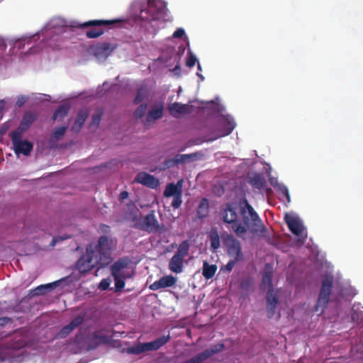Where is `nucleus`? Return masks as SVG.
I'll use <instances>...</instances> for the list:
<instances>
[{
  "label": "nucleus",
  "instance_id": "47",
  "mask_svg": "<svg viewBox=\"0 0 363 363\" xmlns=\"http://www.w3.org/2000/svg\"><path fill=\"white\" fill-rule=\"evenodd\" d=\"M11 321V319L10 318H8V317L0 318V326H4Z\"/></svg>",
  "mask_w": 363,
  "mask_h": 363
},
{
  "label": "nucleus",
  "instance_id": "31",
  "mask_svg": "<svg viewBox=\"0 0 363 363\" xmlns=\"http://www.w3.org/2000/svg\"><path fill=\"white\" fill-rule=\"evenodd\" d=\"M222 125L223 126V129L220 130V133L217 138L228 135L235 127L234 121L230 120H223Z\"/></svg>",
  "mask_w": 363,
  "mask_h": 363
},
{
  "label": "nucleus",
  "instance_id": "28",
  "mask_svg": "<svg viewBox=\"0 0 363 363\" xmlns=\"http://www.w3.org/2000/svg\"><path fill=\"white\" fill-rule=\"evenodd\" d=\"M217 269L218 267L216 264H210L207 261H203L202 274L206 279L208 280L214 277Z\"/></svg>",
  "mask_w": 363,
  "mask_h": 363
},
{
  "label": "nucleus",
  "instance_id": "5",
  "mask_svg": "<svg viewBox=\"0 0 363 363\" xmlns=\"http://www.w3.org/2000/svg\"><path fill=\"white\" fill-rule=\"evenodd\" d=\"M333 283V277L332 276H326L322 281V286L320 291L315 311L318 312L320 308V313H323V308L328 303L331 289Z\"/></svg>",
  "mask_w": 363,
  "mask_h": 363
},
{
  "label": "nucleus",
  "instance_id": "54",
  "mask_svg": "<svg viewBox=\"0 0 363 363\" xmlns=\"http://www.w3.org/2000/svg\"><path fill=\"white\" fill-rule=\"evenodd\" d=\"M4 108V102L3 101H0V111L3 110Z\"/></svg>",
  "mask_w": 363,
  "mask_h": 363
},
{
  "label": "nucleus",
  "instance_id": "14",
  "mask_svg": "<svg viewBox=\"0 0 363 363\" xmlns=\"http://www.w3.org/2000/svg\"><path fill=\"white\" fill-rule=\"evenodd\" d=\"M176 282L177 278L172 275H167L154 281L150 284V289L152 291H157L167 287H172L175 285Z\"/></svg>",
  "mask_w": 363,
  "mask_h": 363
},
{
  "label": "nucleus",
  "instance_id": "2",
  "mask_svg": "<svg viewBox=\"0 0 363 363\" xmlns=\"http://www.w3.org/2000/svg\"><path fill=\"white\" fill-rule=\"evenodd\" d=\"M112 261L110 240L106 235H101L97 243H89L84 254L77 262L80 272H86L94 267L101 268Z\"/></svg>",
  "mask_w": 363,
  "mask_h": 363
},
{
  "label": "nucleus",
  "instance_id": "23",
  "mask_svg": "<svg viewBox=\"0 0 363 363\" xmlns=\"http://www.w3.org/2000/svg\"><path fill=\"white\" fill-rule=\"evenodd\" d=\"M68 129L67 125L62 126L56 128L50 135L49 143L53 146L57 141L60 140L65 135V132Z\"/></svg>",
  "mask_w": 363,
  "mask_h": 363
},
{
  "label": "nucleus",
  "instance_id": "1",
  "mask_svg": "<svg viewBox=\"0 0 363 363\" xmlns=\"http://www.w3.org/2000/svg\"><path fill=\"white\" fill-rule=\"evenodd\" d=\"M223 221L231 225L232 230L242 237L249 230L252 233H263L266 228L253 207L245 200L240 209L236 205L227 203L220 212Z\"/></svg>",
  "mask_w": 363,
  "mask_h": 363
},
{
  "label": "nucleus",
  "instance_id": "9",
  "mask_svg": "<svg viewBox=\"0 0 363 363\" xmlns=\"http://www.w3.org/2000/svg\"><path fill=\"white\" fill-rule=\"evenodd\" d=\"M110 342V337L104 335L101 330H96L90 333L86 337V345L88 350L96 349L101 345L108 344Z\"/></svg>",
  "mask_w": 363,
  "mask_h": 363
},
{
  "label": "nucleus",
  "instance_id": "25",
  "mask_svg": "<svg viewBox=\"0 0 363 363\" xmlns=\"http://www.w3.org/2000/svg\"><path fill=\"white\" fill-rule=\"evenodd\" d=\"M357 295V290L347 283L342 284V299L351 301Z\"/></svg>",
  "mask_w": 363,
  "mask_h": 363
},
{
  "label": "nucleus",
  "instance_id": "38",
  "mask_svg": "<svg viewBox=\"0 0 363 363\" xmlns=\"http://www.w3.org/2000/svg\"><path fill=\"white\" fill-rule=\"evenodd\" d=\"M102 114L103 112L101 110H98L97 111H96V113L92 116L90 126H99L101 119Z\"/></svg>",
  "mask_w": 363,
  "mask_h": 363
},
{
  "label": "nucleus",
  "instance_id": "15",
  "mask_svg": "<svg viewBox=\"0 0 363 363\" xmlns=\"http://www.w3.org/2000/svg\"><path fill=\"white\" fill-rule=\"evenodd\" d=\"M284 221L293 234L297 236H299L302 234L303 231V227L297 218L289 214H286L284 216Z\"/></svg>",
  "mask_w": 363,
  "mask_h": 363
},
{
  "label": "nucleus",
  "instance_id": "45",
  "mask_svg": "<svg viewBox=\"0 0 363 363\" xmlns=\"http://www.w3.org/2000/svg\"><path fill=\"white\" fill-rule=\"evenodd\" d=\"M128 196H129V194L128 191H123L121 192V194H119V201H123L125 199H128Z\"/></svg>",
  "mask_w": 363,
  "mask_h": 363
},
{
  "label": "nucleus",
  "instance_id": "46",
  "mask_svg": "<svg viewBox=\"0 0 363 363\" xmlns=\"http://www.w3.org/2000/svg\"><path fill=\"white\" fill-rule=\"evenodd\" d=\"M108 286H109L108 281L106 279H103L99 284V288L101 290H106L108 289Z\"/></svg>",
  "mask_w": 363,
  "mask_h": 363
},
{
  "label": "nucleus",
  "instance_id": "3",
  "mask_svg": "<svg viewBox=\"0 0 363 363\" xmlns=\"http://www.w3.org/2000/svg\"><path fill=\"white\" fill-rule=\"evenodd\" d=\"M167 11V4L162 0H147V8L140 9L142 19L150 21L162 18Z\"/></svg>",
  "mask_w": 363,
  "mask_h": 363
},
{
  "label": "nucleus",
  "instance_id": "29",
  "mask_svg": "<svg viewBox=\"0 0 363 363\" xmlns=\"http://www.w3.org/2000/svg\"><path fill=\"white\" fill-rule=\"evenodd\" d=\"M70 106L67 104H64L57 107V108L55 111L52 119L55 120H61L64 118L69 113L70 110Z\"/></svg>",
  "mask_w": 363,
  "mask_h": 363
},
{
  "label": "nucleus",
  "instance_id": "27",
  "mask_svg": "<svg viewBox=\"0 0 363 363\" xmlns=\"http://www.w3.org/2000/svg\"><path fill=\"white\" fill-rule=\"evenodd\" d=\"M126 266L127 262L123 259H119L114 262L111 267V275L113 277L125 275L123 269H125Z\"/></svg>",
  "mask_w": 363,
  "mask_h": 363
},
{
  "label": "nucleus",
  "instance_id": "42",
  "mask_svg": "<svg viewBox=\"0 0 363 363\" xmlns=\"http://www.w3.org/2000/svg\"><path fill=\"white\" fill-rule=\"evenodd\" d=\"M74 329L72 328V326L69 324H68L62 327V328L60 330L58 333V336L60 338H65L67 336H68V335Z\"/></svg>",
  "mask_w": 363,
  "mask_h": 363
},
{
  "label": "nucleus",
  "instance_id": "4",
  "mask_svg": "<svg viewBox=\"0 0 363 363\" xmlns=\"http://www.w3.org/2000/svg\"><path fill=\"white\" fill-rule=\"evenodd\" d=\"M170 340L169 335H162L150 342L138 343L127 348L128 354H140L147 351H156L167 344Z\"/></svg>",
  "mask_w": 363,
  "mask_h": 363
},
{
  "label": "nucleus",
  "instance_id": "50",
  "mask_svg": "<svg viewBox=\"0 0 363 363\" xmlns=\"http://www.w3.org/2000/svg\"><path fill=\"white\" fill-rule=\"evenodd\" d=\"M23 41L22 40H18L16 41V45L18 47V48H21L22 47V43H23Z\"/></svg>",
  "mask_w": 363,
  "mask_h": 363
},
{
  "label": "nucleus",
  "instance_id": "43",
  "mask_svg": "<svg viewBox=\"0 0 363 363\" xmlns=\"http://www.w3.org/2000/svg\"><path fill=\"white\" fill-rule=\"evenodd\" d=\"M197 61L196 57L189 52V56L186 61V65L189 67H193Z\"/></svg>",
  "mask_w": 363,
  "mask_h": 363
},
{
  "label": "nucleus",
  "instance_id": "17",
  "mask_svg": "<svg viewBox=\"0 0 363 363\" xmlns=\"http://www.w3.org/2000/svg\"><path fill=\"white\" fill-rule=\"evenodd\" d=\"M183 179L179 180L177 184L173 182L168 184L163 192L164 197L169 198L177 195L179 193H182Z\"/></svg>",
  "mask_w": 363,
  "mask_h": 363
},
{
  "label": "nucleus",
  "instance_id": "21",
  "mask_svg": "<svg viewBox=\"0 0 363 363\" xmlns=\"http://www.w3.org/2000/svg\"><path fill=\"white\" fill-rule=\"evenodd\" d=\"M184 259L174 255L169 262V269L174 273H181L183 269Z\"/></svg>",
  "mask_w": 363,
  "mask_h": 363
},
{
  "label": "nucleus",
  "instance_id": "55",
  "mask_svg": "<svg viewBox=\"0 0 363 363\" xmlns=\"http://www.w3.org/2000/svg\"><path fill=\"white\" fill-rule=\"evenodd\" d=\"M5 132H6V130H5V129L1 128V129L0 130V134H4Z\"/></svg>",
  "mask_w": 363,
  "mask_h": 363
},
{
  "label": "nucleus",
  "instance_id": "52",
  "mask_svg": "<svg viewBox=\"0 0 363 363\" xmlns=\"http://www.w3.org/2000/svg\"><path fill=\"white\" fill-rule=\"evenodd\" d=\"M284 194L288 200H289V194L287 189H285L284 190Z\"/></svg>",
  "mask_w": 363,
  "mask_h": 363
},
{
  "label": "nucleus",
  "instance_id": "32",
  "mask_svg": "<svg viewBox=\"0 0 363 363\" xmlns=\"http://www.w3.org/2000/svg\"><path fill=\"white\" fill-rule=\"evenodd\" d=\"M149 96V90L146 86H140L137 92V94L133 100V104L137 105L140 102L147 99Z\"/></svg>",
  "mask_w": 363,
  "mask_h": 363
},
{
  "label": "nucleus",
  "instance_id": "33",
  "mask_svg": "<svg viewBox=\"0 0 363 363\" xmlns=\"http://www.w3.org/2000/svg\"><path fill=\"white\" fill-rule=\"evenodd\" d=\"M189 247L190 245L189 240H184L182 243L179 244L177 251L174 255H178V257L184 259L189 254Z\"/></svg>",
  "mask_w": 363,
  "mask_h": 363
},
{
  "label": "nucleus",
  "instance_id": "37",
  "mask_svg": "<svg viewBox=\"0 0 363 363\" xmlns=\"http://www.w3.org/2000/svg\"><path fill=\"white\" fill-rule=\"evenodd\" d=\"M147 104L146 103L141 104L134 111V116L136 118H141L145 113Z\"/></svg>",
  "mask_w": 363,
  "mask_h": 363
},
{
  "label": "nucleus",
  "instance_id": "16",
  "mask_svg": "<svg viewBox=\"0 0 363 363\" xmlns=\"http://www.w3.org/2000/svg\"><path fill=\"white\" fill-rule=\"evenodd\" d=\"M170 114L174 117H177L179 114H186L191 112V106L187 104H182L174 102L169 106Z\"/></svg>",
  "mask_w": 363,
  "mask_h": 363
},
{
  "label": "nucleus",
  "instance_id": "44",
  "mask_svg": "<svg viewBox=\"0 0 363 363\" xmlns=\"http://www.w3.org/2000/svg\"><path fill=\"white\" fill-rule=\"evenodd\" d=\"M185 31L183 28H177L173 33L174 38H182L184 35Z\"/></svg>",
  "mask_w": 363,
  "mask_h": 363
},
{
  "label": "nucleus",
  "instance_id": "8",
  "mask_svg": "<svg viewBox=\"0 0 363 363\" xmlns=\"http://www.w3.org/2000/svg\"><path fill=\"white\" fill-rule=\"evenodd\" d=\"M135 225L137 228L148 233H157L162 229L155 215L154 211H151L148 214L141 218Z\"/></svg>",
  "mask_w": 363,
  "mask_h": 363
},
{
  "label": "nucleus",
  "instance_id": "10",
  "mask_svg": "<svg viewBox=\"0 0 363 363\" xmlns=\"http://www.w3.org/2000/svg\"><path fill=\"white\" fill-rule=\"evenodd\" d=\"M134 182L141 184L151 189H156L159 186V181L153 175L141 172L136 174Z\"/></svg>",
  "mask_w": 363,
  "mask_h": 363
},
{
  "label": "nucleus",
  "instance_id": "56",
  "mask_svg": "<svg viewBox=\"0 0 363 363\" xmlns=\"http://www.w3.org/2000/svg\"><path fill=\"white\" fill-rule=\"evenodd\" d=\"M361 343L363 345V335H362L361 337V340H360Z\"/></svg>",
  "mask_w": 363,
  "mask_h": 363
},
{
  "label": "nucleus",
  "instance_id": "7",
  "mask_svg": "<svg viewBox=\"0 0 363 363\" xmlns=\"http://www.w3.org/2000/svg\"><path fill=\"white\" fill-rule=\"evenodd\" d=\"M223 243L226 247L228 254L234 257L235 260L239 261L242 259L241 244L239 240L231 234H226L223 237Z\"/></svg>",
  "mask_w": 363,
  "mask_h": 363
},
{
  "label": "nucleus",
  "instance_id": "26",
  "mask_svg": "<svg viewBox=\"0 0 363 363\" xmlns=\"http://www.w3.org/2000/svg\"><path fill=\"white\" fill-rule=\"evenodd\" d=\"M249 183L253 188L259 190L263 189L267 184L265 179L259 174H255L250 177Z\"/></svg>",
  "mask_w": 363,
  "mask_h": 363
},
{
  "label": "nucleus",
  "instance_id": "48",
  "mask_svg": "<svg viewBox=\"0 0 363 363\" xmlns=\"http://www.w3.org/2000/svg\"><path fill=\"white\" fill-rule=\"evenodd\" d=\"M235 265V261L230 260L228 262V264L225 265V269L227 271H231Z\"/></svg>",
  "mask_w": 363,
  "mask_h": 363
},
{
  "label": "nucleus",
  "instance_id": "39",
  "mask_svg": "<svg viewBox=\"0 0 363 363\" xmlns=\"http://www.w3.org/2000/svg\"><path fill=\"white\" fill-rule=\"evenodd\" d=\"M104 33V30L101 28L91 29L86 33V35L88 38H96L101 36Z\"/></svg>",
  "mask_w": 363,
  "mask_h": 363
},
{
  "label": "nucleus",
  "instance_id": "22",
  "mask_svg": "<svg viewBox=\"0 0 363 363\" xmlns=\"http://www.w3.org/2000/svg\"><path fill=\"white\" fill-rule=\"evenodd\" d=\"M209 213V202L206 198H203L196 210V216L199 218L203 219L206 218Z\"/></svg>",
  "mask_w": 363,
  "mask_h": 363
},
{
  "label": "nucleus",
  "instance_id": "34",
  "mask_svg": "<svg viewBox=\"0 0 363 363\" xmlns=\"http://www.w3.org/2000/svg\"><path fill=\"white\" fill-rule=\"evenodd\" d=\"M58 285V281H54L45 285H40L34 289V294L39 296L44 294L47 289H52Z\"/></svg>",
  "mask_w": 363,
  "mask_h": 363
},
{
  "label": "nucleus",
  "instance_id": "36",
  "mask_svg": "<svg viewBox=\"0 0 363 363\" xmlns=\"http://www.w3.org/2000/svg\"><path fill=\"white\" fill-rule=\"evenodd\" d=\"M115 281L116 291H121L125 286L124 279L129 277L128 275L113 277Z\"/></svg>",
  "mask_w": 363,
  "mask_h": 363
},
{
  "label": "nucleus",
  "instance_id": "40",
  "mask_svg": "<svg viewBox=\"0 0 363 363\" xmlns=\"http://www.w3.org/2000/svg\"><path fill=\"white\" fill-rule=\"evenodd\" d=\"M173 200L172 201V206L174 209L179 208L182 203V193H179L175 196H173Z\"/></svg>",
  "mask_w": 363,
  "mask_h": 363
},
{
  "label": "nucleus",
  "instance_id": "12",
  "mask_svg": "<svg viewBox=\"0 0 363 363\" xmlns=\"http://www.w3.org/2000/svg\"><path fill=\"white\" fill-rule=\"evenodd\" d=\"M115 49V47H112L109 43H101L95 45L93 48L94 56L99 59L107 58Z\"/></svg>",
  "mask_w": 363,
  "mask_h": 363
},
{
  "label": "nucleus",
  "instance_id": "20",
  "mask_svg": "<svg viewBox=\"0 0 363 363\" xmlns=\"http://www.w3.org/2000/svg\"><path fill=\"white\" fill-rule=\"evenodd\" d=\"M163 105L162 104L153 106L148 112L146 120L147 122L160 119L163 114Z\"/></svg>",
  "mask_w": 363,
  "mask_h": 363
},
{
  "label": "nucleus",
  "instance_id": "30",
  "mask_svg": "<svg viewBox=\"0 0 363 363\" xmlns=\"http://www.w3.org/2000/svg\"><path fill=\"white\" fill-rule=\"evenodd\" d=\"M193 156H194V154L177 155L175 158L167 160L165 162V165L167 167H170L179 163L184 162L187 159L191 158Z\"/></svg>",
  "mask_w": 363,
  "mask_h": 363
},
{
  "label": "nucleus",
  "instance_id": "18",
  "mask_svg": "<svg viewBox=\"0 0 363 363\" xmlns=\"http://www.w3.org/2000/svg\"><path fill=\"white\" fill-rule=\"evenodd\" d=\"M88 116L89 111L87 109H81L78 112L75 121L72 126V130L76 133L80 131Z\"/></svg>",
  "mask_w": 363,
  "mask_h": 363
},
{
  "label": "nucleus",
  "instance_id": "49",
  "mask_svg": "<svg viewBox=\"0 0 363 363\" xmlns=\"http://www.w3.org/2000/svg\"><path fill=\"white\" fill-rule=\"evenodd\" d=\"M26 99L24 98V97H21V98H19L18 100H17V102H16V104L20 107V106H22L23 105V104L26 102Z\"/></svg>",
  "mask_w": 363,
  "mask_h": 363
},
{
  "label": "nucleus",
  "instance_id": "19",
  "mask_svg": "<svg viewBox=\"0 0 363 363\" xmlns=\"http://www.w3.org/2000/svg\"><path fill=\"white\" fill-rule=\"evenodd\" d=\"M207 236L210 241L211 248L216 251L220 246V236L216 228H213L207 233Z\"/></svg>",
  "mask_w": 363,
  "mask_h": 363
},
{
  "label": "nucleus",
  "instance_id": "11",
  "mask_svg": "<svg viewBox=\"0 0 363 363\" xmlns=\"http://www.w3.org/2000/svg\"><path fill=\"white\" fill-rule=\"evenodd\" d=\"M37 118V114L32 111L26 112L23 118L21 121V123L18 127L13 131L11 133H18L21 135H23L24 132L28 130L31 125L35 122Z\"/></svg>",
  "mask_w": 363,
  "mask_h": 363
},
{
  "label": "nucleus",
  "instance_id": "35",
  "mask_svg": "<svg viewBox=\"0 0 363 363\" xmlns=\"http://www.w3.org/2000/svg\"><path fill=\"white\" fill-rule=\"evenodd\" d=\"M262 287L264 289L267 287L268 289H273L272 272H265L264 274H263L262 280Z\"/></svg>",
  "mask_w": 363,
  "mask_h": 363
},
{
  "label": "nucleus",
  "instance_id": "53",
  "mask_svg": "<svg viewBox=\"0 0 363 363\" xmlns=\"http://www.w3.org/2000/svg\"><path fill=\"white\" fill-rule=\"evenodd\" d=\"M81 337H82V334H80V333L77 334L76 336H75L76 342H79V338Z\"/></svg>",
  "mask_w": 363,
  "mask_h": 363
},
{
  "label": "nucleus",
  "instance_id": "13",
  "mask_svg": "<svg viewBox=\"0 0 363 363\" xmlns=\"http://www.w3.org/2000/svg\"><path fill=\"white\" fill-rule=\"evenodd\" d=\"M267 299V316L269 318H272L275 313L277 305L279 301L278 296L274 292L273 289H269L266 296Z\"/></svg>",
  "mask_w": 363,
  "mask_h": 363
},
{
  "label": "nucleus",
  "instance_id": "57",
  "mask_svg": "<svg viewBox=\"0 0 363 363\" xmlns=\"http://www.w3.org/2000/svg\"><path fill=\"white\" fill-rule=\"evenodd\" d=\"M198 68H199V69H201V66L199 64L198 65Z\"/></svg>",
  "mask_w": 363,
  "mask_h": 363
},
{
  "label": "nucleus",
  "instance_id": "6",
  "mask_svg": "<svg viewBox=\"0 0 363 363\" xmlns=\"http://www.w3.org/2000/svg\"><path fill=\"white\" fill-rule=\"evenodd\" d=\"M9 137L11 140L14 152L16 155L23 154L28 156L33 148V144L27 140H22V135L18 133H10Z\"/></svg>",
  "mask_w": 363,
  "mask_h": 363
},
{
  "label": "nucleus",
  "instance_id": "41",
  "mask_svg": "<svg viewBox=\"0 0 363 363\" xmlns=\"http://www.w3.org/2000/svg\"><path fill=\"white\" fill-rule=\"evenodd\" d=\"M84 322V317L82 315H78L75 317L69 324L72 326V328L74 330L75 328L79 327Z\"/></svg>",
  "mask_w": 363,
  "mask_h": 363
},
{
  "label": "nucleus",
  "instance_id": "24",
  "mask_svg": "<svg viewBox=\"0 0 363 363\" xmlns=\"http://www.w3.org/2000/svg\"><path fill=\"white\" fill-rule=\"evenodd\" d=\"M119 20H91L80 24L77 27L86 28L90 26H109L119 22Z\"/></svg>",
  "mask_w": 363,
  "mask_h": 363
},
{
  "label": "nucleus",
  "instance_id": "51",
  "mask_svg": "<svg viewBox=\"0 0 363 363\" xmlns=\"http://www.w3.org/2000/svg\"><path fill=\"white\" fill-rule=\"evenodd\" d=\"M60 240V238H53L52 240V242H51V245H54L55 243L58 241ZM60 240H62V238H60Z\"/></svg>",
  "mask_w": 363,
  "mask_h": 363
}]
</instances>
